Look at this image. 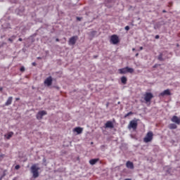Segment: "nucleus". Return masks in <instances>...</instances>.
<instances>
[{"label": "nucleus", "instance_id": "nucleus-30", "mask_svg": "<svg viewBox=\"0 0 180 180\" xmlns=\"http://www.w3.org/2000/svg\"><path fill=\"white\" fill-rule=\"evenodd\" d=\"M15 168L16 169H19V168H20V166L19 165H17L15 167Z\"/></svg>", "mask_w": 180, "mask_h": 180}, {"label": "nucleus", "instance_id": "nucleus-37", "mask_svg": "<svg viewBox=\"0 0 180 180\" xmlns=\"http://www.w3.org/2000/svg\"><path fill=\"white\" fill-rule=\"evenodd\" d=\"M56 41H60V39L58 38H56Z\"/></svg>", "mask_w": 180, "mask_h": 180}, {"label": "nucleus", "instance_id": "nucleus-25", "mask_svg": "<svg viewBox=\"0 0 180 180\" xmlns=\"http://www.w3.org/2000/svg\"><path fill=\"white\" fill-rule=\"evenodd\" d=\"M169 129H176V124H170L169 125Z\"/></svg>", "mask_w": 180, "mask_h": 180}, {"label": "nucleus", "instance_id": "nucleus-41", "mask_svg": "<svg viewBox=\"0 0 180 180\" xmlns=\"http://www.w3.org/2000/svg\"><path fill=\"white\" fill-rule=\"evenodd\" d=\"M132 51H136V49H135V48H133V49H132Z\"/></svg>", "mask_w": 180, "mask_h": 180}, {"label": "nucleus", "instance_id": "nucleus-35", "mask_svg": "<svg viewBox=\"0 0 180 180\" xmlns=\"http://www.w3.org/2000/svg\"><path fill=\"white\" fill-rule=\"evenodd\" d=\"M143 46H140L139 51H141V50H143Z\"/></svg>", "mask_w": 180, "mask_h": 180}, {"label": "nucleus", "instance_id": "nucleus-5", "mask_svg": "<svg viewBox=\"0 0 180 180\" xmlns=\"http://www.w3.org/2000/svg\"><path fill=\"white\" fill-rule=\"evenodd\" d=\"M77 40H78V36L70 37L68 41L69 46H75V43H77Z\"/></svg>", "mask_w": 180, "mask_h": 180}, {"label": "nucleus", "instance_id": "nucleus-44", "mask_svg": "<svg viewBox=\"0 0 180 180\" xmlns=\"http://www.w3.org/2000/svg\"><path fill=\"white\" fill-rule=\"evenodd\" d=\"M124 180H131V179H125Z\"/></svg>", "mask_w": 180, "mask_h": 180}, {"label": "nucleus", "instance_id": "nucleus-1", "mask_svg": "<svg viewBox=\"0 0 180 180\" xmlns=\"http://www.w3.org/2000/svg\"><path fill=\"white\" fill-rule=\"evenodd\" d=\"M154 98V94L150 92H146L143 94V100L145 101V103H148V105H150L151 103V99Z\"/></svg>", "mask_w": 180, "mask_h": 180}, {"label": "nucleus", "instance_id": "nucleus-2", "mask_svg": "<svg viewBox=\"0 0 180 180\" xmlns=\"http://www.w3.org/2000/svg\"><path fill=\"white\" fill-rule=\"evenodd\" d=\"M39 169H40V167H37V165H33L31 167V172L33 178H39Z\"/></svg>", "mask_w": 180, "mask_h": 180}, {"label": "nucleus", "instance_id": "nucleus-31", "mask_svg": "<svg viewBox=\"0 0 180 180\" xmlns=\"http://www.w3.org/2000/svg\"><path fill=\"white\" fill-rule=\"evenodd\" d=\"M32 65L34 67H36V65H37V64L35 62H33V63H32Z\"/></svg>", "mask_w": 180, "mask_h": 180}, {"label": "nucleus", "instance_id": "nucleus-24", "mask_svg": "<svg viewBox=\"0 0 180 180\" xmlns=\"http://www.w3.org/2000/svg\"><path fill=\"white\" fill-rule=\"evenodd\" d=\"M96 33H98V32H96V31H91L90 32L91 37H95V36H96Z\"/></svg>", "mask_w": 180, "mask_h": 180}, {"label": "nucleus", "instance_id": "nucleus-17", "mask_svg": "<svg viewBox=\"0 0 180 180\" xmlns=\"http://www.w3.org/2000/svg\"><path fill=\"white\" fill-rule=\"evenodd\" d=\"M121 82L124 85H126L127 84V77H126V76H122L121 77Z\"/></svg>", "mask_w": 180, "mask_h": 180}, {"label": "nucleus", "instance_id": "nucleus-4", "mask_svg": "<svg viewBox=\"0 0 180 180\" xmlns=\"http://www.w3.org/2000/svg\"><path fill=\"white\" fill-rule=\"evenodd\" d=\"M154 137V134H153V131H150L146 134V136L143 139L144 143H150V141H153V139Z\"/></svg>", "mask_w": 180, "mask_h": 180}, {"label": "nucleus", "instance_id": "nucleus-6", "mask_svg": "<svg viewBox=\"0 0 180 180\" xmlns=\"http://www.w3.org/2000/svg\"><path fill=\"white\" fill-rule=\"evenodd\" d=\"M120 39H119V37L116 34H113L110 37V42L112 44H117V43H119Z\"/></svg>", "mask_w": 180, "mask_h": 180}, {"label": "nucleus", "instance_id": "nucleus-21", "mask_svg": "<svg viewBox=\"0 0 180 180\" xmlns=\"http://www.w3.org/2000/svg\"><path fill=\"white\" fill-rule=\"evenodd\" d=\"M161 96H169L171 95V91H165L162 93L160 94Z\"/></svg>", "mask_w": 180, "mask_h": 180}, {"label": "nucleus", "instance_id": "nucleus-18", "mask_svg": "<svg viewBox=\"0 0 180 180\" xmlns=\"http://www.w3.org/2000/svg\"><path fill=\"white\" fill-rule=\"evenodd\" d=\"M98 161H99V159H91L89 160V164H91V165H95V164H96L98 162Z\"/></svg>", "mask_w": 180, "mask_h": 180}, {"label": "nucleus", "instance_id": "nucleus-14", "mask_svg": "<svg viewBox=\"0 0 180 180\" xmlns=\"http://www.w3.org/2000/svg\"><path fill=\"white\" fill-rule=\"evenodd\" d=\"M105 126L107 129H113L114 127L113 122H112V121H108Z\"/></svg>", "mask_w": 180, "mask_h": 180}, {"label": "nucleus", "instance_id": "nucleus-13", "mask_svg": "<svg viewBox=\"0 0 180 180\" xmlns=\"http://www.w3.org/2000/svg\"><path fill=\"white\" fill-rule=\"evenodd\" d=\"M127 168H129V169H134V164H133L132 162L127 161L126 163Z\"/></svg>", "mask_w": 180, "mask_h": 180}, {"label": "nucleus", "instance_id": "nucleus-47", "mask_svg": "<svg viewBox=\"0 0 180 180\" xmlns=\"http://www.w3.org/2000/svg\"><path fill=\"white\" fill-rule=\"evenodd\" d=\"M77 1H79V0H77Z\"/></svg>", "mask_w": 180, "mask_h": 180}, {"label": "nucleus", "instance_id": "nucleus-27", "mask_svg": "<svg viewBox=\"0 0 180 180\" xmlns=\"http://www.w3.org/2000/svg\"><path fill=\"white\" fill-rule=\"evenodd\" d=\"M20 71L21 72H25V68L23 66H22V67L20 68Z\"/></svg>", "mask_w": 180, "mask_h": 180}, {"label": "nucleus", "instance_id": "nucleus-40", "mask_svg": "<svg viewBox=\"0 0 180 180\" xmlns=\"http://www.w3.org/2000/svg\"><path fill=\"white\" fill-rule=\"evenodd\" d=\"M37 60H41V57H37Z\"/></svg>", "mask_w": 180, "mask_h": 180}, {"label": "nucleus", "instance_id": "nucleus-8", "mask_svg": "<svg viewBox=\"0 0 180 180\" xmlns=\"http://www.w3.org/2000/svg\"><path fill=\"white\" fill-rule=\"evenodd\" d=\"M128 129H133V130H136V129H137V121L131 120L128 125Z\"/></svg>", "mask_w": 180, "mask_h": 180}, {"label": "nucleus", "instance_id": "nucleus-38", "mask_svg": "<svg viewBox=\"0 0 180 180\" xmlns=\"http://www.w3.org/2000/svg\"><path fill=\"white\" fill-rule=\"evenodd\" d=\"M4 37H5V35H1V39H4Z\"/></svg>", "mask_w": 180, "mask_h": 180}, {"label": "nucleus", "instance_id": "nucleus-28", "mask_svg": "<svg viewBox=\"0 0 180 180\" xmlns=\"http://www.w3.org/2000/svg\"><path fill=\"white\" fill-rule=\"evenodd\" d=\"M77 20L81 22L82 20V17H76Z\"/></svg>", "mask_w": 180, "mask_h": 180}, {"label": "nucleus", "instance_id": "nucleus-33", "mask_svg": "<svg viewBox=\"0 0 180 180\" xmlns=\"http://www.w3.org/2000/svg\"><path fill=\"white\" fill-rule=\"evenodd\" d=\"M158 67V64H155L153 65V68H157Z\"/></svg>", "mask_w": 180, "mask_h": 180}, {"label": "nucleus", "instance_id": "nucleus-12", "mask_svg": "<svg viewBox=\"0 0 180 180\" xmlns=\"http://www.w3.org/2000/svg\"><path fill=\"white\" fill-rule=\"evenodd\" d=\"M171 120L172 122H173V123H176V124H180V118L175 115L172 117Z\"/></svg>", "mask_w": 180, "mask_h": 180}, {"label": "nucleus", "instance_id": "nucleus-23", "mask_svg": "<svg viewBox=\"0 0 180 180\" xmlns=\"http://www.w3.org/2000/svg\"><path fill=\"white\" fill-rule=\"evenodd\" d=\"M16 39V35H12L10 38L8 39V41L11 43H13V40Z\"/></svg>", "mask_w": 180, "mask_h": 180}, {"label": "nucleus", "instance_id": "nucleus-10", "mask_svg": "<svg viewBox=\"0 0 180 180\" xmlns=\"http://www.w3.org/2000/svg\"><path fill=\"white\" fill-rule=\"evenodd\" d=\"M53 77H51V76H49L45 79L44 84L45 85H47V86H51V84H53Z\"/></svg>", "mask_w": 180, "mask_h": 180}, {"label": "nucleus", "instance_id": "nucleus-43", "mask_svg": "<svg viewBox=\"0 0 180 180\" xmlns=\"http://www.w3.org/2000/svg\"><path fill=\"white\" fill-rule=\"evenodd\" d=\"M19 99H20L19 98H15L16 101H19Z\"/></svg>", "mask_w": 180, "mask_h": 180}, {"label": "nucleus", "instance_id": "nucleus-15", "mask_svg": "<svg viewBox=\"0 0 180 180\" xmlns=\"http://www.w3.org/2000/svg\"><path fill=\"white\" fill-rule=\"evenodd\" d=\"M3 32H6V30H9L11 28V25L6 23V25H2Z\"/></svg>", "mask_w": 180, "mask_h": 180}, {"label": "nucleus", "instance_id": "nucleus-39", "mask_svg": "<svg viewBox=\"0 0 180 180\" xmlns=\"http://www.w3.org/2000/svg\"><path fill=\"white\" fill-rule=\"evenodd\" d=\"M135 57H139V53H136Z\"/></svg>", "mask_w": 180, "mask_h": 180}, {"label": "nucleus", "instance_id": "nucleus-29", "mask_svg": "<svg viewBox=\"0 0 180 180\" xmlns=\"http://www.w3.org/2000/svg\"><path fill=\"white\" fill-rule=\"evenodd\" d=\"M124 29L128 32V30H130V27L129 25H127Z\"/></svg>", "mask_w": 180, "mask_h": 180}, {"label": "nucleus", "instance_id": "nucleus-11", "mask_svg": "<svg viewBox=\"0 0 180 180\" xmlns=\"http://www.w3.org/2000/svg\"><path fill=\"white\" fill-rule=\"evenodd\" d=\"M164 25H165V22L162 20L156 22L154 25L155 30H157V29H160V27H161Z\"/></svg>", "mask_w": 180, "mask_h": 180}, {"label": "nucleus", "instance_id": "nucleus-3", "mask_svg": "<svg viewBox=\"0 0 180 180\" xmlns=\"http://www.w3.org/2000/svg\"><path fill=\"white\" fill-rule=\"evenodd\" d=\"M120 74H127V72H129V74H133L134 72V69L132 68H129L128 66L119 69Z\"/></svg>", "mask_w": 180, "mask_h": 180}, {"label": "nucleus", "instance_id": "nucleus-32", "mask_svg": "<svg viewBox=\"0 0 180 180\" xmlns=\"http://www.w3.org/2000/svg\"><path fill=\"white\" fill-rule=\"evenodd\" d=\"M155 39H160V35H155Z\"/></svg>", "mask_w": 180, "mask_h": 180}, {"label": "nucleus", "instance_id": "nucleus-26", "mask_svg": "<svg viewBox=\"0 0 180 180\" xmlns=\"http://www.w3.org/2000/svg\"><path fill=\"white\" fill-rule=\"evenodd\" d=\"M130 115H133V112H128L127 114H126L125 115H124V117L126 118V117H129V116H130Z\"/></svg>", "mask_w": 180, "mask_h": 180}, {"label": "nucleus", "instance_id": "nucleus-22", "mask_svg": "<svg viewBox=\"0 0 180 180\" xmlns=\"http://www.w3.org/2000/svg\"><path fill=\"white\" fill-rule=\"evenodd\" d=\"M12 97H9L7 100V101L6 102V106H9V105H11L12 103Z\"/></svg>", "mask_w": 180, "mask_h": 180}, {"label": "nucleus", "instance_id": "nucleus-45", "mask_svg": "<svg viewBox=\"0 0 180 180\" xmlns=\"http://www.w3.org/2000/svg\"><path fill=\"white\" fill-rule=\"evenodd\" d=\"M165 91H169V89H165Z\"/></svg>", "mask_w": 180, "mask_h": 180}, {"label": "nucleus", "instance_id": "nucleus-20", "mask_svg": "<svg viewBox=\"0 0 180 180\" xmlns=\"http://www.w3.org/2000/svg\"><path fill=\"white\" fill-rule=\"evenodd\" d=\"M163 56H164V55H163L162 53H160L159 54V56H158V60L159 61H165V58H162Z\"/></svg>", "mask_w": 180, "mask_h": 180}, {"label": "nucleus", "instance_id": "nucleus-16", "mask_svg": "<svg viewBox=\"0 0 180 180\" xmlns=\"http://www.w3.org/2000/svg\"><path fill=\"white\" fill-rule=\"evenodd\" d=\"M84 129L78 127H75L74 129H73V131H76V133H77V134H81L83 131Z\"/></svg>", "mask_w": 180, "mask_h": 180}, {"label": "nucleus", "instance_id": "nucleus-7", "mask_svg": "<svg viewBox=\"0 0 180 180\" xmlns=\"http://www.w3.org/2000/svg\"><path fill=\"white\" fill-rule=\"evenodd\" d=\"M24 13H25V7L24 6H20L15 9V13H16V15H18L19 16H22Z\"/></svg>", "mask_w": 180, "mask_h": 180}, {"label": "nucleus", "instance_id": "nucleus-42", "mask_svg": "<svg viewBox=\"0 0 180 180\" xmlns=\"http://www.w3.org/2000/svg\"><path fill=\"white\" fill-rule=\"evenodd\" d=\"M98 57V56H94L93 58H96Z\"/></svg>", "mask_w": 180, "mask_h": 180}, {"label": "nucleus", "instance_id": "nucleus-19", "mask_svg": "<svg viewBox=\"0 0 180 180\" xmlns=\"http://www.w3.org/2000/svg\"><path fill=\"white\" fill-rule=\"evenodd\" d=\"M12 136H13V132L11 131L8 132V134H6L4 137H6V139H7V140H9L11 139V137H12Z\"/></svg>", "mask_w": 180, "mask_h": 180}, {"label": "nucleus", "instance_id": "nucleus-36", "mask_svg": "<svg viewBox=\"0 0 180 180\" xmlns=\"http://www.w3.org/2000/svg\"><path fill=\"white\" fill-rule=\"evenodd\" d=\"M162 13H167V11L163 10V11H162Z\"/></svg>", "mask_w": 180, "mask_h": 180}, {"label": "nucleus", "instance_id": "nucleus-9", "mask_svg": "<svg viewBox=\"0 0 180 180\" xmlns=\"http://www.w3.org/2000/svg\"><path fill=\"white\" fill-rule=\"evenodd\" d=\"M45 115H47V112L46 111H44V110L39 111L37 114V119L38 120H41V119H43V117L45 116Z\"/></svg>", "mask_w": 180, "mask_h": 180}, {"label": "nucleus", "instance_id": "nucleus-34", "mask_svg": "<svg viewBox=\"0 0 180 180\" xmlns=\"http://www.w3.org/2000/svg\"><path fill=\"white\" fill-rule=\"evenodd\" d=\"M18 41H23V39L22 38H19Z\"/></svg>", "mask_w": 180, "mask_h": 180}, {"label": "nucleus", "instance_id": "nucleus-46", "mask_svg": "<svg viewBox=\"0 0 180 180\" xmlns=\"http://www.w3.org/2000/svg\"><path fill=\"white\" fill-rule=\"evenodd\" d=\"M0 91H2V87L0 88Z\"/></svg>", "mask_w": 180, "mask_h": 180}]
</instances>
